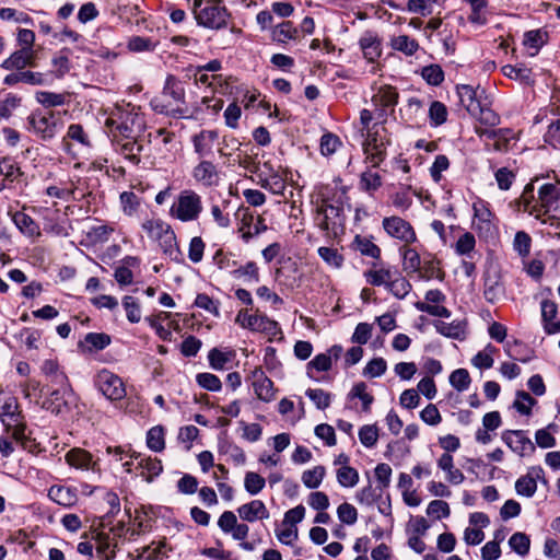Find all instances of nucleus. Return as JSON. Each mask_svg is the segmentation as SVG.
<instances>
[{
	"label": "nucleus",
	"instance_id": "nucleus-12",
	"mask_svg": "<svg viewBox=\"0 0 560 560\" xmlns=\"http://www.w3.org/2000/svg\"><path fill=\"white\" fill-rule=\"evenodd\" d=\"M235 322L243 328L265 332L271 336H276L280 330L276 320L270 319L266 315L261 314H248L246 310H241L238 312Z\"/></svg>",
	"mask_w": 560,
	"mask_h": 560
},
{
	"label": "nucleus",
	"instance_id": "nucleus-15",
	"mask_svg": "<svg viewBox=\"0 0 560 560\" xmlns=\"http://www.w3.org/2000/svg\"><path fill=\"white\" fill-rule=\"evenodd\" d=\"M255 395L258 399L269 402L275 399L277 389L273 382L265 374L261 368H255L249 375Z\"/></svg>",
	"mask_w": 560,
	"mask_h": 560
},
{
	"label": "nucleus",
	"instance_id": "nucleus-32",
	"mask_svg": "<svg viewBox=\"0 0 560 560\" xmlns=\"http://www.w3.org/2000/svg\"><path fill=\"white\" fill-rule=\"evenodd\" d=\"M235 351L231 348H226L225 350L212 348L208 353V360L213 370L222 371L225 369V365L235 358Z\"/></svg>",
	"mask_w": 560,
	"mask_h": 560
},
{
	"label": "nucleus",
	"instance_id": "nucleus-49",
	"mask_svg": "<svg viewBox=\"0 0 560 560\" xmlns=\"http://www.w3.org/2000/svg\"><path fill=\"white\" fill-rule=\"evenodd\" d=\"M340 138L332 132H325L319 140V151L323 156H331L341 147Z\"/></svg>",
	"mask_w": 560,
	"mask_h": 560
},
{
	"label": "nucleus",
	"instance_id": "nucleus-23",
	"mask_svg": "<svg viewBox=\"0 0 560 560\" xmlns=\"http://www.w3.org/2000/svg\"><path fill=\"white\" fill-rule=\"evenodd\" d=\"M237 513L243 521L253 523L257 520H265L269 517V511L261 500H253L248 503L241 505Z\"/></svg>",
	"mask_w": 560,
	"mask_h": 560
},
{
	"label": "nucleus",
	"instance_id": "nucleus-29",
	"mask_svg": "<svg viewBox=\"0 0 560 560\" xmlns=\"http://www.w3.org/2000/svg\"><path fill=\"white\" fill-rule=\"evenodd\" d=\"M504 294V285L499 273L485 277L483 296L489 303H495Z\"/></svg>",
	"mask_w": 560,
	"mask_h": 560
},
{
	"label": "nucleus",
	"instance_id": "nucleus-33",
	"mask_svg": "<svg viewBox=\"0 0 560 560\" xmlns=\"http://www.w3.org/2000/svg\"><path fill=\"white\" fill-rule=\"evenodd\" d=\"M69 141L78 142L82 147H86V148L91 147L90 138H89L88 133L85 132L83 126L80 124H71L68 127L67 135L62 139L63 147L68 151H69V147H70Z\"/></svg>",
	"mask_w": 560,
	"mask_h": 560
},
{
	"label": "nucleus",
	"instance_id": "nucleus-31",
	"mask_svg": "<svg viewBox=\"0 0 560 560\" xmlns=\"http://www.w3.org/2000/svg\"><path fill=\"white\" fill-rule=\"evenodd\" d=\"M377 264L373 262V268L364 272L366 282L374 287L384 285L386 289L392 280L393 276L396 275L397 269L393 268H377Z\"/></svg>",
	"mask_w": 560,
	"mask_h": 560
},
{
	"label": "nucleus",
	"instance_id": "nucleus-17",
	"mask_svg": "<svg viewBox=\"0 0 560 560\" xmlns=\"http://www.w3.org/2000/svg\"><path fill=\"white\" fill-rule=\"evenodd\" d=\"M112 143L116 153L122 155L127 161L133 165H138L141 161L140 153L143 145L140 143L139 138H112Z\"/></svg>",
	"mask_w": 560,
	"mask_h": 560
},
{
	"label": "nucleus",
	"instance_id": "nucleus-50",
	"mask_svg": "<svg viewBox=\"0 0 560 560\" xmlns=\"http://www.w3.org/2000/svg\"><path fill=\"white\" fill-rule=\"evenodd\" d=\"M404 259V269L409 272H418L421 269V258L418 252L407 245L400 248Z\"/></svg>",
	"mask_w": 560,
	"mask_h": 560
},
{
	"label": "nucleus",
	"instance_id": "nucleus-46",
	"mask_svg": "<svg viewBox=\"0 0 560 560\" xmlns=\"http://www.w3.org/2000/svg\"><path fill=\"white\" fill-rule=\"evenodd\" d=\"M336 478L343 488H353L360 480L358 470L351 466L339 467L336 470Z\"/></svg>",
	"mask_w": 560,
	"mask_h": 560
},
{
	"label": "nucleus",
	"instance_id": "nucleus-60",
	"mask_svg": "<svg viewBox=\"0 0 560 560\" xmlns=\"http://www.w3.org/2000/svg\"><path fill=\"white\" fill-rule=\"evenodd\" d=\"M495 138L492 149L498 152H505L510 149V142L514 139V132L509 128H500L495 130Z\"/></svg>",
	"mask_w": 560,
	"mask_h": 560
},
{
	"label": "nucleus",
	"instance_id": "nucleus-48",
	"mask_svg": "<svg viewBox=\"0 0 560 560\" xmlns=\"http://www.w3.org/2000/svg\"><path fill=\"white\" fill-rule=\"evenodd\" d=\"M383 184L382 177L378 173L372 172L371 170H368L363 172L360 176V188L370 194L373 195Z\"/></svg>",
	"mask_w": 560,
	"mask_h": 560
},
{
	"label": "nucleus",
	"instance_id": "nucleus-64",
	"mask_svg": "<svg viewBox=\"0 0 560 560\" xmlns=\"http://www.w3.org/2000/svg\"><path fill=\"white\" fill-rule=\"evenodd\" d=\"M165 548L164 542H152L151 545H148L145 547H142L141 549H138V558L140 560H158L165 556V552L163 549Z\"/></svg>",
	"mask_w": 560,
	"mask_h": 560
},
{
	"label": "nucleus",
	"instance_id": "nucleus-21",
	"mask_svg": "<svg viewBox=\"0 0 560 560\" xmlns=\"http://www.w3.org/2000/svg\"><path fill=\"white\" fill-rule=\"evenodd\" d=\"M192 177L203 186L212 187L218 185L219 172L211 161L202 160L194 167Z\"/></svg>",
	"mask_w": 560,
	"mask_h": 560
},
{
	"label": "nucleus",
	"instance_id": "nucleus-4",
	"mask_svg": "<svg viewBox=\"0 0 560 560\" xmlns=\"http://www.w3.org/2000/svg\"><path fill=\"white\" fill-rule=\"evenodd\" d=\"M222 0L194 1V13L197 24L206 28L221 30L226 27L231 14L221 5Z\"/></svg>",
	"mask_w": 560,
	"mask_h": 560
},
{
	"label": "nucleus",
	"instance_id": "nucleus-41",
	"mask_svg": "<svg viewBox=\"0 0 560 560\" xmlns=\"http://www.w3.org/2000/svg\"><path fill=\"white\" fill-rule=\"evenodd\" d=\"M141 228L150 238L159 241L172 226L162 219H148Z\"/></svg>",
	"mask_w": 560,
	"mask_h": 560
},
{
	"label": "nucleus",
	"instance_id": "nucleus-52",
	"mask_svg": "<svg viewBox=\"0 0 560 560\" xmlns=\"http://www.w3.org/2000/svg\"><path fill=\"white\" fill-rule=\"evenodd\" d=\"M509 545L517 555L525 557L529 552L530 539L525 533L517 532L510 537Z\"/></svg>",
	"mask_w": 560,
	"mask_h": 560
},
{
	"label": "nucleus",
	"instance_id": "nucleus-61",
	"mask_svg": "<svg viewBox=\"0 0 560 560\" xmlns=\"http://www.w3.org/2000/svg\"><path fill=\"white\" fill-rule=\"evenodd\" d=\"M120 203L122 212L126 215L131 217L140 207V197L133 191H122L120 194Z\"/></svg>",
	"mask_w": 560,
	"mask_h": 560
},
{
	"label": "nucleus",
	"instance_id": "nucleus-14",
	"mask_svg": "<svg viewBox=\"0 0 560 560\" xmlns=\"http://www.w3.org/2000/svg\"><path fill=\"white\" fill-rule=\"evenodd\" d=\"M474 209V228L480 236L491 235L495 226L493 224L494 214L489 208V203L483 200H478L472 205Z\"/></svg>",
	"mask_w": 560,
	"mask_h": 560
},
{
	"label": "nucleus",
	"instance_id": "nucleus-20",
	"mask_svg": "<svg viewBox=\"0 0 560 560\" xmlns=\"http://www.w3.org/2000/svg\"><path fill=\"white\" fill-rule=\"evenodd\" d=\"M363 57L369 62H375L382 56V38L373 31H366L359 39Z\"/></svg>",
	"mask_w": 560,
	"mask_h": 560
},
{
	"label": "nucleus",
	"instance_id": "nucleus-34",
	"mask_svg": "<svg viewBox=\"0 0 560 560\" xmlns=\"http://www.w3.org/2000/svg\"><path fill=\"white\" fill-rule=\"evenodd\" d=\"M298 34L299 31L291 21H283L271 28V39L281 44L295 39Z\"/></svg>",
	"mask_w": 560,
	"mask_h": 560
},
{
	"label": "nucleus",
	"instance_id": "nucleus-26",
	"mask_svg": "<svg viewBox=\"0 0 560 560\" xmlns=\"http://www.w3.org/2000/svg\"><path fill=\"white\" fill-rule=\"evenodd\" d=\"M433 326L435 330L447 338L464 340L466 338V322L465 320H453L452 323H445L443 320H434Z\"/></svg>",
	"mask_w": 560,
	"mask_h": 560
},
{
	"label": "nucleus",
	"instance_id": "nucleus-8",
	"mask_svg": "<svg viewBox=\"0 0 560 560\" xmlns=\"http://www.w3.org/2000/svg\"><path fill=\"white\" fill-rule=\"evenodd\" d=\"M390 140L380 135L377 130H369L366 139L363 143V152L372 167H378L387 156V147Z\"/></svg>",
	"mask_w": 560,
	"mask_h": 560
},
{
	"label": "nucleus",
	"instance_id": "nucleus-56",
	"mask_svg": "<svg viewBox=\"0 0 560 560\" xmlns=\"http://www.w3.org/2000/svg\"><path fill=\"white\" fill-rule=\"evenodd\" d=\"M233 277L235 279L245 278L257 283L260 280L259 268L255 261H247L244 266L237 265L235 271H233Z\"/></svg>",
	"mask_w": 560,
	"mask_h": 560
},
{
	"label": "nucleus",
	"instance_id": "nucleus-13",
	"mask_svg": "<svg viewBox=\"0 0 560 560\" xmlns=\"http://www.w3.org/2000/svg\"><path fill=\"white\" fill-rule=\"evenodd\" d=\"M240 228L241 237L245 243H248L255 236L268 230L265 219L260 215L257 218L249 211V209H240Z\"/></svg>",
	"mask_w": 560,
	"mask_h": 560
},
{
	"label": "nucleus",
	"instance_id": "nucleus-11",
	"mask_svg": "<svg viewBox=\"0 0 560 560\" xmlns=\"http://www.w3.org/2000/svg\"><path fill=\"white\" fill-rule=\"evenodd\" d=\"M382 226L388 236L402 242L405 245L417 241V234L412 225L400 217L392 215L384 218Z\"/></svg>",
	"mask_w": 560,
	"mask_h": 560
},
{
	"label": "nucleus",
	"instance_id": "nucleus-10",
	"mask_svg": "<svg viewBox=\"0 0 560 560\" xmlns=\"http://www.w3.org/2000/svg\"><path fill=\"white\" fill-rule=\"evenodd\" d=\"M95 385L98 390L109 400H121L126 396V388L122 380L108 370H102L95 376Z\"/></svg>",
	"mask_w": 560,
	"mask_h": 560
},
{
	"label": "nucleus",
	"instance_id": "nucleus-30",
	"mask_svg": "<svg viewBox=\"0 0 560 560\" xmlns=\"http://www.w3.org/2000/svg\"><path fill=\"white\" fill-rule=\"evenodd\" d=\"M2 423L13 439H21L23 430H26V421L21 411H7L2 417Z\"/></svg>",
	"mask_w": 560,
	"mask_h": 560
},
{
	"label": "nucleus",
	"instance_id": "nucleus-5",
	"mask_svg": "<svg viewBox=\"0 0 560 560\" xmlns=\"http://www.w3.org/2000/svg\"><path fill=\"white\" fill-rule=\"evenodd\" d=\"M202 210L201 196L192 189H184L171 206L170 215L180 222H191L199 219Z\"/></svg>",
	"mask_w": 560,
	"mask_h": 560
},
{
	"label": "nucleus",
	"instance_id": "nucleus-51",
	"mask_svg": "<svg viewBox=\"0 0 560 560\" xmlns=\"http://www.w3.org/2000/svg\"><path fill=\"white\" fill-rule=\"evenodd\" d=\"M419 272L420 277L425 280H430L433 278L443 280L444 278V271L440 267V261L434 257H431L430 259H424Z\"/></svg>",
	"mask_w": 560,
	"mask_h": 560
},
{
	"label": "nucleus",
	"instance_id": "nucleus-53",
	"mask_svg": "<svg viewBox=\"0 0 560 560\" xmlns=\"http://www.w3.org/2000/svg\"><path fill=\"white\" fill-rule=\"evenodd\" d=\"M497 351L495 347L491 343L487 345L482 351H479L472 359L471 363L474 366L480 370H487L493 365V353Z\"/></svg>",
	"mask_w": 560,
	"mask_h": 560
},
{
	"label": "nucleus",
	"instance_id": "nucleus-18",
	"mask_svg": "<svg viewBox=\"0 0 560 560\" xmlns=\"http://www.w3.org/2000/svg\"><path fill=\"white\" fill-rule=\"evenodd\" d=\"M65 459L67 464L73 468L81 470H91L97 476L101 475V468L97 460L93 459L90 452L83 448L74 447L67 452Z\"/></svg>",
	"mask_w": 560,
	"mask_h": 560
},
{
	"label": "nucleus",
	"instance_id": "nucleus-6",
	"mask_svg": "<svg viewBox=\"0 0 560 560\" xmlns=\"http://www.w3.org/2000/svg\"><path fill=\"white\" fill-rule=\"evenodd\" d=\"M27 121L28 130L44 141L51 140L63 126L60 115L54 110L34 112Z\"/></svg>",
	"mask_w": 560,
	"mask_h": 560
},
{
	"label": "nucleus",
	"instance_id": "nucleus-19",
	"mask_svg": "<svg viewBox=\"0 0 560 560\" xmlns=\"http://www.w3.org/2000/svg\"><path fill=\"white\" fill-rule=\"evenodd\" d=\"M537 480L546 482L544 469L540 466L530 467L526 475L516 480V493L526 498L534 497L537 491Z\"/></svg>",
	"mask_w": 560,
	"mask_h": 560
},
{
	"label": "nucleus",
	"instance_id": "nucleus-16",
	"mask_svg": "<svg viewBox=\"0 0 560 560\" xmlns=\"http://www.w3.org/2000/svg\"><path fill=\"white\" fill-rule=\"evenodd\" d=\"M503 442L520 456L532 455L536 447L522 430H508L502 433Z\"/></svg>",
	"mask_w": 560,
	"mask_h": 560
},
{
	"label": "nucleus",
	"instance_id": "nucleus-62",
	"mask_svg": "<svg viewBox=\"0 0 560 560\" xmlns=\"http://www.w3.org/2000/svg\"><path fill=\"white\" fill-rule=\"evenodd\" d=\"M84 341L90 351H98L109 346L112 339L109 335L104 332H89L86 334Z\"/></svg>",
	"mask_w": 560,
	"mask_h": 560
},
{
	"label": "nucleus",
	"instance_id": "nucleus-3",
	"mask_svg": "<svg viewBox=\"0 0 560 560\" xmlns=\"http://www.w3.org/2000/svg\"><path fill=\"white\" fill-rule=\"evenodd\" d=\"M539 208L534 206L529 211L542 223L560 228V184L547 183L538 189Z\"/></svg>",
	"mask_w": 560,
	"mask_h": 560
},
{
	"label": "nucleus",
	"instance_id": "nucleus-45",
	"mask_svg": "<svg viewBox=\"0 0 560 560\" xmlns=\"http://www.w3.org/2000/svg\"><path fill=\"white\" fill-rule=\"evenodd\" d=\"M410 282L401 276V273L397 270L396 275L393 276L389 284L387 287V291H389L397 299H404L411 290Z\"/></svg>",
	"mask_w": 560,
	"mask_h": 560
},
{
	"label": "nucleus",
	"instance_id": "nucleus-59",
	"mask_svg": "<svg viewBox=\"0 0 560 560\" xmlns=\"http://www.w3.org/2000/svg\"><path fill=\"white\" fill-rule=\"evenodd\" d=\"M470 115L476 117L481 125L488 127H494L500 124V116L491 108L485 107L481 104Z\"/></svg>",
	"mask_w": 560,
	"mask_h": 560
},
{
	"label": "nucleus",
	"instance_id": "nucleus-25",
	"mask_svg": "<svg viewBox=\"0 0 560 560\" xmlns=\"http://www.w3.org/2000/svg\"><path fill=\"white\" fill-rule=\"evenodd\" d=\"M540 308L541 319L546 334L552 335L560 332V322L553 320L558 314L557 304L551 300H542L540 303Z\"/></svg>",
	"mask_w": 560,
	"mask_h": 560
},
{
	"label": "nucleus",
	"instance_id": "nucleus-38",
	"mask_svg": "<svg viewBox=\"0 0 560 560\" xmlns=\"http://www.w3.org/2000/svg\"><path fill=\"white\" fill-rule=\"evenodd\" d=\"M136 469H141L140 475L150 482L162 472L163 466L160 459L148 457L141 458Z\"/></svg>",
	"mask_w": 560,
	"mask_h": 560
},
{
	"label": "nucleus",
	"instance_id": "nucleus-63",
	"mask_svg": "<svg viewBox=\"0 0 560 560\" xmlns=\"http://www.w3.org/2000/svg\"><path fill=\"white\" fill-rule=\"evenodd\" d=\"M319 257L330 267L340 268L343 265L345 258L338 252L337 248L332 247H319L318 248Z\"/></svg>",
	"mask_w": 560,
	"mask_h": 560
},
{
	"label": "nucleus",
	"instance_id": "nucleus-36",
	"mask_svg": "<svg viewBox=\"0 0 560 560\" xmlns=\"http://www.w3.org/2000/svg\"><path fill=\"white\" fill-rule=\"evenodd\" d=\"M457 94L460 104L467 109L469 114L475 113L478 106L481 104L477 98L476 90L468 84L457 86Z\"/></svg>",
	"mask_w": 560,
	"mask_h": 560
},
{
	"label": "nucleus",
	"instance_id": "nucleus-42",
	"mask_svg": "<svg viewBox=\"0 0 560 560\" xmlns=\"http://www.w3.org/2000/svg\"><path fill=\"white\" fill-rule=\"evenodd\" d=\"M352 246L363 256H368L374 259H380L381 257V248L368 237L355 235L352 242Z\"/></svg>",
	"mask_w": 560,
	"mask_h": 560
},
{
	"label": "nucleus",
	"instance_id": "nucleus-58",
	"mask_svg": "<svg viewBox=\"0 0 560 560\" xmlns=\"http://www.w3.org/2000/svg\"><path fill=\"white\" fill-rule=\"evenodd\" d=\"M532 247V237L524 231L515 233L513 249L524 259L529 256Z\"/></svg>",
	"mask_w": 560,
	"mask_h": 560
},
{
	"label": "nucleus",
	"instance_id": "nucleus-22",
	"mask_svg": "<svg viewBox=\"0 0 560 560\" xmlns=\"http://www.w3.org/2000/svg\"><path fill=\"white\" fill-rule=\"evenodd\" d=\"M218 139L219 132L217 130L203 129L191 137V142L195 152L200 158H206L212 154L213 144Z\"/></svg>",
	"mask_w": 560,
	"mask_h": 560
},
{
	"label": "nucleus",
	"instance_id": "nucleus-24",
	"mask_svg": "<svg viewBox=\"0 0 560 560\" xmlns=\"http://www.w3.org/2000/svg\"><path fill=\"white\" fill-rule=\"evenodd\" d=\"M158 242L163 254L168 256L171 260L177 264H182L184 261V256L177 243L176 234L172 228Z\"/></svg>",
	"mask_w": 560,
	"mask_h": 560
},
{
	"label": "nucleus",
	"instance_id": "nucleus-27",
	"mask_svg": "<svg viewBox=\"0 0 560 560\" xmlns=\"http://www.w3.org/2000/svg\"><path fill=\"white\" fill-rule=\"evenodd\" d=\"M505 353L514 361L527 363L535 358V351L520 340L508 341L504 347Z\"/></svg>",
	"mask_w": 560,
	"mask_h": 560
},
{
	"label": "nucleus",
	"instance_id": "nucleus-2",
	"mask_svg": "<svg viewBox=\"0 0 560 560\" xmlns=\"http://www.w3.org/2000/svg\"><path fill=\"white\" fill-rule=\"evenodd\" d=\"M112 138H140L145 129L144 117L128 104L117 107L105 121Z\"/></svg>",
	"mask_w": 560,
	"mask_h": 560
},
{
	"label": "nucleus",
	"instance_id": "nucleus-55",
	"mask_svg": "<svg viewBox=\"0 0 560 560\" xmlns=\"http://www.w3.org/2000/svg\"><path fill=\"white\" fill-rule=\"evenodd\" d=\"M213 264L221 270L229 271L233 276L238 262L233 259L231 253H226L223 249H218L212 257Z\"/></svg>",
	"mask_w": 560,
	"mask_h": 560
},
{
	"label": "nucleus",
	"instance_id": "nucleus-54",
	"mask_svg": "<svg viewBox=\"0 0 560 560\" xmlns=\"http://www.w3.org/2000/svg\"><path fill=\"white\" fill-rule=\"evenodd\" d=\"M147 445L153 452H162L165 448L163 427L156 425L148 431Z\"/></svg>",
	"mask_w": 560,
	"mask_h": 560
},
{
	"label": "nucleus",
	"instance_id": "nucleus-28",
	"mask_svg": "<svg viewBox=\"0 0 560 560\" xmlns=\"http://www.w3.org/2000/svg\"><path fill=\"white\" fill-rule=\"evenodd\" d=\"M48 497L62 506H72L78 501L77 489L66 486H51L48 490Z\"/></svg>",
	"mask_w": 560,
	"mask_h": 560
},
{
	"label": "nucleus",
	"instance_id": "nucleus-57",
	"mask_svg": "<svg viewBox=\"0 0 560 560\" xmlns=\"http://www.w3.org/2000/svg\"><path fill=\"white\" fill-rule=\"evenodd\" d=\"M421 75L428 84L433 86H438L444 81V71L441 66L435 63L423 67Z\"/></svg>",
	"mask_w": 560,
	"mask_h": 560
},
{
	"label": "nucleus",
	"instance_id": "nucleus-1",
	"mask_svg": "<svg viewBox=\"0 0 560 560\" xmlns=\"http://www.w3.org/2000/svg\"><path fill=\"white\" fill-rule=\"evenodd\" d=\"M185 89L183 83L174 75H167L163 86L162 96L154 97L151 106L154 112L173 118L188 117L185 106Z\"/></svg>",
	"mask_w": 560,
	"mask_h": 560
},
{
	"label": "nucleus",
	"instance_id": "nucleus-40",
	"mask_svg": "<svg viewBox=\"0 0 560 560\" xmlns=\"http://www.w3.org/2000/svg\"><path fill=\"white\" fill-rule=\"evenodd\" d=\"M44 408L51 413L61 415L69 410L68 401L65 399V394L60 389H55L50 393L49 397L44 401Z\"/></svg>",
	"mask_w": 560,
	"mask_h": 560
},
{
	"label": "nucleus",
	"instance_id": "nucleus-7",
	"mask_svg": "<svg viewBox=\"0 0 560 560\" xmlns=\"http://www.w3.org/2000/svg\"><path fill=\"white\" fill-rule=\"evenodd\" d=\"M315 220L327 236H337L343 232L345 214L341 206L323 200V203L317 207Z\"/></svg>",
	"mask_w": 560,
	"mask_h": 560
},
{
	"label": "nucleus",
	"instance_id": "nucleus-35",
	"mask_svg": "<svg viewBox=\"0 0 560 560\" xmlns=\"http://www.w3.org/2000/svg\"><path fill=\"white\" fill-rule=\"evenodd\" d=\"M438 466L447 474V480L451 483L459 485L464 481V474L459 469L454 468L453 456L451 454H442L438 460Z\"/></svg>",
	"mask_w": 560,
	"mask_h": 560
},
{
	"label": "nucleus",
	"instance_id": "nucleus-44",
	"mask_svg": "<svg viewBox=\"0 0 560 560\" xmlns=\"http://www.w3.org/2000/svg\"><path fill=\"white\" fill-rule=\"evenodd\" d=\"M393 49L404 52L406 56H413L419 49V43L407 35H398L390 40Z\"/></svg>",
	"mask_w": 560,
	"mask_h": 560
},
{
	"label": "nucleus",
	"instance_id": "nucleus-47",
	"mask_svg": "<svg viewBox=\"0 0 560 560\" xmlns=\"http://www.w3.org/2000/svg\"><path fill=\"white\" fill-rule=\"evenodd\" d=\"M326 475V469L322 465H317L312 469H307L302 474V482L308 489H316L320 486L324 477Z\"/></svg>",
	"mask_w": 560,
	"mask_h": 560
},
{
	"label": "nucleus",
	"instance_id": "nucleus-9",
	"mask_svg": "<svg viewBox=\"0 0 560 560\" xmlns=\"http://www.w3.org/2000/svg\"><path fill=\"white\" fill-rule=\"evenodd\" d=\"M398 100L399 93L397 88L389 84L381 85L373 94L371 102L375 107L376 117L382 119V122L386 121L388 109L390 114L395 112Z\"/></svg>",
	"mask_w": 560,
	"mask_h": 560
},
{
	"label": "nucleus",
	"instance_id": "nucleus-43",
	"mask_svg": "<svg viewBox=\"0 0 560 560\" xmlns=\"http://www.w3.org/2000/svg\"><path fill=\"white\" fill-rule=\"evenodd\" d=\"M13 221L19 230L28 236H37L40 234L39 225L31 215L24 212H16L13 217Z\"/></svg>",
	"mask_w": 560,
	"mask_h": 560
},
{
	"label": "nucleus",
	"instance_id": "nucleus-37",
	"mask_svg": "<svg viewBox=\"0 0 560 560\" xmlns=\"http://www.w3.org/2000/svg\"><path fill=\"white\" fill-rule=\"evenodd\" d=\"M32 51L27 49H19L14 51L9 58H7L2 63L1 68L5 70L12 69H24L27 65H31Z\"/></svg>",
	"mask_w": 560,
	"mask_h": 560
},
{
	"label": "nucleus",
	"instance_id": "nucleus-39",
	"mask_svg": "<svg viewBox=\"0 0 560 560\" xmlns=\"http://www.w3.org/2000/svg\"><path fill=\"white\" fill-rule=\"evenodd\" d=\"M42 372L59 386L69 385L67 375L60 370L58 362L55 360H45L42 365Z\"/></svg>",
	"mask_w": 560,
	"mask_h": 560
}]
</instances>
